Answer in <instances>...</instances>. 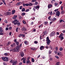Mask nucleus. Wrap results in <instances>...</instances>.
Listing matches in <instances>:
<instances>
[{"label": "nucleus", "instance_id": "53", "mask_svg": "<svg viewBox=\"0 0 65 65\" xmlns=\"http://www.w3.org/2000/svg\"><path fill=\"white\" fill-rule=\"evenodd\" d=\"M0 35H3V33H2V32L0 33Z\"/></svg>", "mask_w": 65, "mask_h": 65}, {"label": "nucleus", "instance_id": "35", "mask_svg": "<svg viewBox=\"0 0 65 65\" xmlns=\"http://www.w3.org/2000/svg\"><path fill=\"white\" fill-rule=\"evenodd\" d=\"M61 10H63V7L62 6H61Z\"/></svg>", "mask_w": 65, "mask_h": 65}, {"label": "nucleus", "instance_id": "46", "mask_svg": "<svg viewBox=\"0 0 65 65\" xmlns=\"http://www.w3.org/2000/svg\"><path fill=\"white\" fill-rule=\"evenodd\" d=\"M26 6H29V4H26Z\"/></svg>", "mask_w": 65, "mask_h": 65}, {"label": "nucleus", "instance_id": "10", "mask_svg": "<svg viewBox=\"0 0 65 65\" xmlns=\"http://www.w3.org/2000/svg\"><path fill=\"white\" fill-rule=\"evenodd\" d=\"M21 30L22 31H27V29L24 27L22 28Z\"/></svg>", "mask_w": 65, "mask_h": 65}, {"label": "nucleus", "instance_id": "43", "mask_svg": "<svg viewBox=\"0 0 65 65\" xmlns=\"http://www.w3.org/2000/svg\"><path fill=\"white\" fill-rule=\"evenodd\" d=\"M8 27H6V31H7L8 30Z\"/></svg>", "mask_w": 65, "mask_h": 65}, {"label": "nucleus", "instance_id": "2", "mask_svg": "<svg viewBox=\"0 0 65 65\" xmlns=\"http://www.w3.org/2000/svg\"><path fill=\"white\" fill-rule=\"evenodd\" d=\"M2 59L4 61H6L7 62L8 61V57H3L2 58Z\"/></svg>", "mask_w": 65, "mask_h": 65}, {"label": "nucleus", "instance_id": "47", "mask_svg": "<svg viewBox=\"0 0 65 65\" xmlns=\"http://www.w3.org/2000/svg\"><path fill=\"white\" fill-rule=\"evenodd\" d=\"M29 6H32V4L31 3H29Z\"/></svg>", "mask_w": 65, "mask_h": 65}, {"label": "nucleus", "instance_id": "8", "mask_svg": "<svg viewBox=\"0 0 65 65\" xmlns=\"http://www.w3.org/2000/svg\"><path fill=\"white\" fill-rule=\"evenodd\" d=\"M18 63V61H14L12 63V65H15Z\"/></svg>", "mask_w": 65, "mask_h": 65}, {"label": "nucleus", "instance_id": "30", "mask_svg": "<svg viewBox=\"0 0 65 65\" xmlns=\"http://www.w3.org/2000/svg\"><path fill=\"white\" fill-rule=\"evenodd\" d=\"M28 42H27L26 41L24 42L25 44L26 45H27V44H28Z\"/></svg>", "mask_w": 65, "mask_h": 65}, {"label": "nucleus", "instance_id": "64", "mask_svg": "<svg viewBox=\"0 0 65 65\" xmlns=\"http://www.w3.org/2000/svg\"><path fill=\"white\" fill-rule=\"evenodd\" d=\"M3 64L4 65H6V63H5V62H3Z\"/></svg>", "mask_w": 65, "mask_h": 65}, {"label": "nucleus", "instance_id": "5", "mask_svg": "<svg viewBox=\"0 0 65 65\" xmlns=\"http://www.w3.org/2000/svg\"><path fill=\"white\" fill-rule=\"evenodd\" d=\"M56 33V31H53L51 32L50 35V36L52 37V36H54L55 35V33Z\"/></svg>", "mask_w": 65, "mask_h": 65}, {"label": "nucleus", "instance_id": "42", "mask_svg": "<svg viewBox=\"0 0 65 65\" xmlns=\"http://www.w3.org/2000/svg\"><path fill=\"white\" fill-rule=\"evenodd\" d=\"M60 38L61 40H63L64 39V38L63 37H61V38Z\"/></svg>", "mask_w": 65, "mask_h": 65}, {"label": "nucleus", "instance_id": "33", "mask_svg": "<svg viewBox=\"0 0 65 65\" xmlns=\"http://www.w3.org/2000/svg\"><path fill=\"white\" fill-rule=\"evenodd\" d=\"M62 50H63V48H62V47H60L59 48V50L60 51H62Z\"/></svg>", "mask_w": 65, "mask_h": 65}, {"label": "nucleus", "instance_id": "3", "mask_svg": "<svg viewBox=\"0 0 65 65\" xmlns=\"http://www.w3.org/2000/svg\"><path fill=\"white\" fill-rule=\"evenodd\" d=\"M46 41L47 42V44H48V45H50L51 41L50 40L48 37H47L46 38Z\"/></svg>", "mask_w": 65, "mask_h": 65}, {"label": "nucleus", "instance_id": "29", "mask_svg": "<svg viewBox=\"0 0 65 65\" xmlns=\"http://www.w3.org/2000/svg\"><path fill=\"white\" fill-rule=\"evenodd\" d=\"M25 11V9L24 8H23L22 9V11Z\"/></svg>", "mask_w": 65, "mask_h": 65}, {"label": "nucleus", "instance_id": "58", "mask_svg": "<svg viewBox=\"0 0 65 65\" xmlns=\"http://www.w3.org/2000/svg\"><path fill=\"white\" fill-rule=\"evenodd\" d=\"M14 42H15V43H16V42H17V40H16V39H14Z\"/></svg>", "mask_w": 65, "mask_h": 65}, {"label": "nucleus", "instance_id": "19", "mask_svg": "<svg viewBox=\"0 0 65 65\" xmlns=\"http://www.w3.org/2000/svg\"><path fill=\"white\" fill-rule=\"evenodd\" d=\"M60 62H57L56 64L55 65H60Z\"/></svg>", "mask_w": 65, "mask_h": 65}, {"label": "nucleus", "instance_id": "28", "mask_svg": "<svg viewBox=\"0 0 65 65\" xmlns=\"http://www.w3.org/2000/svg\"><path fill=\"white\" fill-rule=\"evenodd\" d=\"M25 14H26V13H23L21 14L22 15V16H24V15H25Z\"/></svg>", "mask_w": 65, "mask_h": 65}, {"label": "nucleus", "instance_id": "6", "mask_svg": "<svg viewBox=\"0 0 65 65\" xmlns=\"http://www.w3.org/2000/svg\"><path fill=\"white\" fill-rule=\"evenodd\" d=\"M26 58L23 57V58H22L21 60H23V63H26Z\"/></svg>", "mask_w": 65, "mask_h": 65}, {"label": "nucleus", "instance_id": "44", "mask_svg": "<svg viewBox=\"0 0 65 65\" xmlns=\"http://www.w3.org/2000/svg\"><path fill=\"white\" fill-rule=\"evenodd\" d=\"M23 23L24 24H26V22H25V21H23Z\"/></svg>", "mask_w": 65, "mask_h": 65}, {"label": "nucleus", "instance_id": "45", "mask_svg": "<svg viewBox=\"0 0 65 65\" xmlns=\"http://www.w3.org/2000/svg\"><path fill=\"white\" fill-rule=\"evenodd\" d=\"M16 31L17 32H18V27H17V28L16 29Z\"/></svg>", "mask_w": 65, "mask_h": 65}, {"label": "nucleus", "instance_id": "62", "mask_svg": "<svg viewBox=\"0 0 65 65\" xmlns=\"http://www.w3.org/2000/svg\"><path fill=\"white\" fill-rule=\"evenodd\" d=\"M35 4L36 5H37V4H38V3L37 2H36L35 3Z\"/></svg>", "mask_w": 65, "mask_h": 65}, {"label": "nucleus", "instance_id": "15", "mask_svg": "<svg viewBox=\"0 0 65 65\" xmlns=\"http://www.w3.org/2000/svg\"><path fill=\"white\" fill-rule=\"evenodd\" d=\"M44 47L43 46H42L40 47V50H42V49L43 50V49H44Z\"/></svg>", "mask_w": 65, "mask_h": 65}, {"label": "nucleus", "instance_id": "22", "mask_svg": "<svg viewBox=\"0 0 65 65\" xmlns=\"http://www.w3.org/2000/svg\"><path fill=\"white\" fill-rule=\"evenodd\" d=\"M11 12H8L7 13V15H10V14H11Z\"/></svg>", "mask_w": 65, "mask_h": 65}, {"label": "nucleus", "instance_id": "57", "mask_svg": "<svg viewBox=\"0 0 65 65\" xmlns=\"http://www.w3.org/2000/svg\"><path fill=\"white\" fill-rule=\"evenodd\" d=\"M54 53L55 54H57V51H54Z\"/></svg>", "mask_w": 65, "mask_h": 65}, {"label": "nucleus", "instance_id": "61", "mask_svg": "<svg viewBox=\"0 0 65 65\" xmlns=\"http://www.w3.org/2000/svg\"><path fill=\"white\" fill-rule=\"evenodd\" d=\"M22 65V62L20 63L19 64V65Z\"/></svg>", "mask_w": 65, "mask_h": 65}, {"label": "nucleus", "instance_id": "20", "mask_svg": "<svg viewBox=\"0 0 65 65\" xmlns=\"http://www.w3.org/2000/svg\"><path fill=\"white\" fill-rule=\"evenodd\" d=\"M43 25H42V24H41V25H40V26H39V28L40 29V28L41 27H42H42H43Z\"/></svg>", "mask_w": 65, "mask_h": 65}, {"label": "nucleus", "instance_id": "40", "mask_svg": "<svg viewBox=\"0 0 65 65\" xmlns=\"http://www.w3.org/2000/svg\"><path fill=\"white\" fill-rule=\"evenodd\" d=\"M54 2H55V0H52V1H51L52 3H53Z\"/></svg>", "mask_w": 65, "mask_h": 65}, {"label": "nucleus", "instance_id": "32", "mask_svg": "<svg viewBox=\"0 0 65 65\" xmlns=\"http://www.w3.org/2000/svg\"><path fill=\"white\" fill-rule=\"evenodd\" d=\"M31 61L32 62H34V59L33 58H32L31 59Z\"/></svg>", "mask_w": 65, "mask_h": 65}, {"label": "nucleus", "instance_id": "9", "mask_svg": "<svg viewBox=\"0 0 65 65\" xmlns=\"http://www.w3.org/2000/svg\"><path fill=\"white\" fill-rule=\"evenodd\" d=\"M16 46V44H15V43H13V44H12L11 45V47H14V46Z\"/></svg>", "mask_w": 65, "mask_h": 65}, {"label": "nucleus", "instance_id": "31", "mask_svg": "<svg viewBox=\"0 0 65 65\" xmlns=\"http://www.w3.org/2000/svg\"><path fill=\"white\" fill-rule=\"evenodd\" d=\"M29 10V9H27L25 11V12H28Z\"/></svg>", "mask_w": 65, "mask_h": 65}, {"label": "nucleus", "instance_id": "63", "mask_svg": "<svg viewBox=\"0 0 65 65\" xmlns=\"http://www.w3.org/2000/svg\"><path fill=\"white\" fill-rule=\"evenodd\" d=\"M52 11H51V12H50V15H52Z\"/></svg>", "mask_w": 65, "mask_h": 65}, {"label": "nucleus", "instance_id": "51", "mask_svg": "<svg viewBox=\"0 0 65 65\" xmlns=\"http://www.w3.org/2000/svg\"><path fill=\"white\" fill-rule=\"evenodd\" d=\"M58 5V3H55V5L56 6V5Z\"/></svg>", "mask_w": 65, "mask_h": 65}, {"label": "nucleus", "instance_id": "55", "mask_svg": "<svg viewBox=\"0 0 65 65\" xmlns=\"http://www.w3.org/2000/svg\"><path fill=\"white\" fill-rule=\"evenodd\" d=\"M63 21V20H60V23H62V22Z\"/></svg>", "mask_w": 65, "mask_h": 65}, {"label": "nucleus", "instance_id": "18", "mask_svg": "<svg viewBox=\"0 0 65 65\" xmlns=\"http://www.w3.org/2000/svg\"><path fill=\"white\" fill-rule=\"evenodd\" d=\"M64 13H65V11L63 10L61 12V14H64Z\"/></svg>", "mask_w": 65, "mask_h": 65}, {"label": "nucleus", "instance_id": "11", "mask_svg": "<svg viewBox=\"0 0 65 65\" xmlns=\"http://www.w3.org/2000/svg\"><path fill=\"white\" fill-rule=\"evenodd\" d=\"M48 8H51L52 7H53V5L52 4H49L48 6Z\"/></svg>", "mask_w": 65, "mask_h": 65}, {"label": "nucleus", "instance_id": "1", "mask_svg": "<svg viewBox=\"0 0 65 65\" xmlns=\"http://www.w3.org/2000/svg\"><path fill=\"white\" fill-rule=\"evenodd\" d=\"M16 44L17 45L16 47H15L14 49H11L10 50V51H12L14 52H19L20 48H21L22 47V44H21L20 45L19 44V42H16Z\"/></svg>", "mask_w": 65, "mask_h": 65}, {"label": "nucleus", "instance_id": "36", "mask_svg": "<svg viewBox=\"0 0 65 65\" xmlns=\"http://www.w3.org/2000/svg\"><path fill=\"white\" fill-rule=\"evenodd\" d=\"M11 43L10 41H8V45H9Z\"/></svg>", "mask_w": 65, "mask_h": 65}, {"label": "nucleus", "instance_id": "60", "mask_svg": "<svg viewBox=\"0 0 65 65\" xmlns=\"http://www.w3.org/2000/svg\"><path fill=\"white\" fill-rule=\"evenodd\" d=\"M56 50V51L58 50V47H56L55 48Z\"/></svg>", "mask_w": 65, "mask_h": 65}, {"label": "nucleus", "instance_id": "13", "mask_svg": "<svg viewBox=\"0 0 65 65\" xmlns=\"http://www.w3.org/2000/svg\"><path fill=\"white\" fill-rule=\"evenodd\" d=\"M34 7L35 8H36V9L38 10L39 9V6H34Z\"/></svg>", "mask_w": 65, "mask_h": 65}, {"label": "nucleus", "instance_id": "39", "mask_svg": "<svg viewBox=\"0 0 65 65\" xmlns=\"http://www.w3.org/2000/svg\"><path fill=\"white\" fill-rule=\"evenodd\" d=\"M56 20V18H54L52 20V21H55Z\"/></svg>", "mask_w": 65, "mask_h": 65}, {"label": "nucleus", "instance_id": "50", "mask_svg": "<svg viewBox=\"0 0 65 65\" xmlns=\"http://www.w3.org/2000/svg\"><path fill=\"white\" fill-rule=\"evenodd\" d=\"M4 22L5 23H8L7 21V20H5Z\"/></svg>", "mask_w": 65, "mask_h": 65}, {"label": "nucleus", "instance_id": "54", "mask_svg": "<svg viewBox=\"0 0 65 65\" xmlns=\"http://www.w3.org/2000/svg\"><path fill=\"white\" fill-rule=\"evenodd\" d=\"M20 9H22V6H20Z\"/></svg>", "mask_w": 65, "mask_h": 65}, {"label": "nucleus", "instance_id": "24", "mask_svg": "<svg viewBox=\"0 0 65 65\" xmlns=\"http://www.w3.org/2000/svg\"><path fill=\"white\" fill-rule=\"evenodd\" d=\"M20 3H21V2H20L19 3H17L16 4L17 6H19V5L20 4Z\"/></svg>", "mask_w": 65, "mask_h": 65}, {"label": "nucleus", "instance_id": "7", "mask_svg": "<svg viewBox=\"0 0 65 65\" xmlns=\"http://www.w3.org/2000/svg\"><path fill=\"white\" fill-rule=\"evenodd\" d=\"M60 11H58L56 12V15L58 17L60 16Z\"/></svg>", "mask_w": 65, "mask_h": 65}, {"label": "nucleus", "instance_id": "52", "mask_svg": "<svg viewBox=\"0 0 65 65\" xmlns=\"http://www.w3.org/2000/svg\"><path fill=\"white\" fill-rule=\"evenodd\" d=\"M30 59V57H28L27 58V60H29Z\"/></svg>", "mask_w": 65, "mask_h": 65}, {"label": "nucleus", "instance_id": "48", "mask_svg": "<svg viewBox=\"0 0 65 65\" xmlns=\"http://www.w3.org/2000/svg\"><path fill=\"white\" fill-rule=\"evenodd\" d=\"M34 43H35L36 44H37L38 43V42L37 41H35L34 42Z\"/></svg>", "mask_w": 65, "mask_h": 65}, {"label": "nucleus", "instance_id": "56", "mask_svg": "<svg viewBox=\"0 0 65 65\" xmlns=\"http://www.w3.org/2000/svg\"><path fill=\"white\" fill-rule=\"evenodd\" d=\"M22 37H25V35H24V34L22 35Z\"/></svg>", "mask_w": 65, "mask_h": 65}, {"label": "nucleus", "instance_id": "21", "mask_svg": "<svg viewBox=\"0 0 65 65\" xmlns=\"http://www.w3.org/2000/svg\"><path fill=\"white\" fill-rule=\"evenodd\" d=\"M17 25L18 26H19L20 25H21V23L20 22H17L16 23V25Z\"/></svg>", "mask_w": 65, "mask_h": 65}, {"label": "nucleus", "instance_id": "59", "mask_svg": "<svg viewBox=\"0 0 65 65\" xmlns=\"http://www.w3.org/2000/svg\"><path fill=\"white\" fill-rule=\"evenodd\" d=\"M58 9H56L54 10V11L55 12H56V11H58Z\"/></svg>", "mask_w": 65, "mask_h": 65}, {"label": "nucleus", "instance_id": "12", "mask_svg": "<svg viewBox=\"0 0 65 65\" xmlns=\"http://www.w3.org/2000/svg\"><path fill=\"white\" fill-rule=\"evenodd\" d=\"M20 55H21V56L22 57H24V53L23 52H21L20 53Z\"/></svg>", "mask_w": 65, "mask_h": 65}, {"label": "nucleus", "instance_id": "16", "mask_svg": "<svg viewBox=\"0 0 65 65\" xmlns=\"http://www.w3.org/2000/svg\"><path fill=\"white\" fill-rule=\"evenodd\" d=\"M12 14H14V13L15 12V10H13L12 11Z\"/></svg>", "mask_w": 65, "mask_h": 65}, {"label": "nucleus", "instance_id": "37", "mask_svg": "<svg viewBox=\"0 0 65 65\" xmlns=\"http://www.w3.org/2000/svg\"><path fill=\"white\" fill-rule=\"evenodd\" d=\"M36 1H37L36 0H32L31 1V2H36Z\"/></svg>", "mask_w": 65, "mask_h": 65}, {"label": "nucleus", "instance_id": "49", "mask_svg": "<svg viewBox=\"0 0 65 65\" xmlns=\"http://www.w3.org/2000/svg\"><path fill=\"white\" fill-rule=\"evenodd\" d=\"M47 22H44V25H46V24H47Z\"/></svg>", "mask_w": 65, "mask_h": 65}, {"label": "nucleus", "instance_id": "26", "mask_svg": "<svg viewBox=\"0 0 65 65\" xmlns=\"http://www.w3.org/2000/svg\"><path fill=\"white\" fill-rule=\"evenodd\" d=\"M13 61L12 60V59H11V61H10V63H13V61Z\"/></svg>", "mask_w": 65, "mask_h": 65}, {"label": "nucleus", "instance_id": "34", "mask_svg": "<svg viewBox=\"0 0 65 65\" xmlns=\"http://www.w3.org/2000/svg\"><path fill=\"white\" fill-rule=\"evenodd\" d=\"M4 55L5 56H8V54H7V53H4Z\"/></svg>", "mask_w": 65, "mask_h": 65}, {"label": "nucleus", "instance_id": "38", "mask_svg": "<svg viewBox=\"0 0 65 65\" xmlns=\"http://www.w3.org/2000/svg\"><path fill=\"white\" fill-rule=\"evenodd\" d=\"M48 53L49 54H52V51H51L50 50L49 51Z\"/></svg>", "mask_w": 65, "mask_h": 65}, {"label": "nucleus", "instance_id": "41", "mask_svg": "<svg viewBox=\"0 0 65 65\" xmlns=\"http://www.w3.org/2000/svg\"><path fill=\"white\" fill-rule=\"evenodd\" d=\"M22 36V34H21L19 35V37H21V36Z\"/></svg>", "mask_w": 65, "mask_h": 65}, {"label": "nucleus", "instance_id": "4", "mask_svg": "<svg viewBox=\"0 0 65 65\" xmlns=\"http://www.w3.org/2000/svg\"><path fill=\"white\" fill-rule=\"evenodd\" d=\"M18 22H19V21H18V20L16 19L13 21L12 22V23L13 24H14V25H17V23H18Z\"/></svg>", "mask_w": 65, "mask_h": 65}, {"label": "nucleus", "instance_id": "27", "mask_svg": "<svg viewBox=\"0 0 65 65\" xmlns=\"http://www.w3.org/2000/svg\"><path fill=\"white\" fill-rule=\"evenodd\" d=\"M44 35H46L47 34V31H45L44 32Z\"/></svg>", "mask_w": 65, "mask_h": 65}, {"label": "nucleus", "instance_id": "17", "mask_svg": "<svg viewBox=\"0 0 65 65\" xmlns=\"http://www.w3.org/2000/svg\"><path fill=\"white\" fill-rule=\"evenodd\" d=\"M17 15H14L13 18V19H14V20H15V19H17Z\"/></svg>", "mask_w": 65, "mask_h": 65}, {"label": "nucleus", "instance_id": "14", "mask_svg": "<svg viewBox=\"0 0 65 65\" xmlns=\"http://www.w3.org/2000/svg\"><path fill=\"white\" fill-rule=\"evenodd\" d=\"M3 30L2 29V28L0 27V32H3Z\"/></svg>", "mask_w": 65, "mask_h": 65}, {"label": "nucleus", "instance_id": "23", "mask_svg": "<svg viewBox=\"0 0 65 65\" xmlns=\"http://www.w3.org/2000/svg\"><path fill=\"white\" fill-rule=\"evenodd\" d=\"M63 36V35L62 34H60V35L59 36V38H60L61 37H62Z\"/></svg>", "mask_w": 65, "mask_h": 65}, {"label": "nucleus", "instance_id": "25", "mask_svg": "<svg viewBox=\"0 0 65 65\" xmlns=\"http://www.w3.org/2000/svg\"><path fill=\"white\" fill-rule=\"evenodd\" d=\"M30 60H28L27 61H26V63L27 64H29V63H30Z\"/></svg>", "mask_w": 65, "mask_h": 65}]
</instances>
